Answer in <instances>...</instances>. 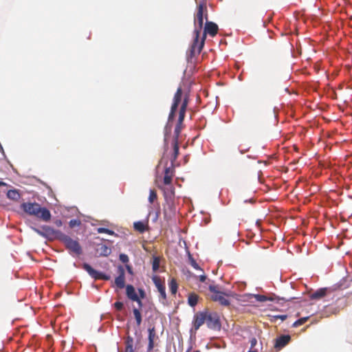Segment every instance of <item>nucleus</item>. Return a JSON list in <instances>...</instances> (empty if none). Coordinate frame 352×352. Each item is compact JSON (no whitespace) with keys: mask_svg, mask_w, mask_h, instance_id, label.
<instances>
[{"mask_svg":"<svg viewBox=\"0 0 352 352\" xmlns=\"http://www.w3.org/2000/svg\"><path fill=\"white\" fill-rule=\"evenodd\" d=\"M218 30V25L216 23L211 21H206L203 36L200 41H199V38L196 39V34H195L193 42L190 49V57H193L201 53L205 43L206 34H208L212 37H214L217 34Z\"/></svg>","mask_w":352,"mask_h":352,"instance_id":"obj_1","label":"nucleus"},{"mask_svg":"<svg viewBox=\"0 0 352 352\" xmlns=\"http://www.w3.org/2000/svg\"><path fill=\"white\" fill-rule=\"evenodd\" d=\"M21 208L30 215H33L37 218L47 222L51 219V213L46 208L41 207L40 204L37 203H23L21 205Z\"/></svg>","mask_w":352,"mask_h":352,"instance_id":"obj_2","label":"nucleus"},{"mask_svg":"<svg viewBox=\"0 0 352 352\" xmlns=\"http://www.w3.org/2000/svg\"><path fill=\"white\" fill-rule=\"evenodd\" d=\"M208 289L211 293L210 298L214 302H218L221 305L228 307L230 302L226 297L230 296L228 293H225L219 290V287L217 285H209Z\"/></svg>","mask_w":352,"mask_h":352,"instance_id":"obj_3","label":"nucleus"},{"mask_svg":"<svg viewBox=\"0 0 352 352\" xmlns=\"http://www.w3.org/2000/svg\"><path fill=\"white\" fill-rule=\"evenodd\" d=\"M207 20L208 19V11L207 7H203V6H197V13L195 16L194 24L195 30L194 34H196V39L199 38L201 31L204 24V16Z\"/></svg>","mask_w":352,"mask_h":352,"instance_id":"obj_4","label":"nucleus"},{"mask_svg":"<svg viewBox=\"0 0 352 352\" xmlns=\"http://www.w3.org/2000/svg\"><path fill=\"white\" fill-rule=\"evenodd\" d=\"M59 240L64 243L65 248L70 252V253L75 254L76 255L81 254L82 248L77 241L74 240L70 236L63 233L60 235Z\"/></svg>","mask_w":352,"mask_h":352,"instance_id":"obj_5","label":"nucleus"},{"mask_svg":"<svg viewBox=\"0 0 352 352\" xmlns=\"http://www.w3.org/2000/svg\"><path fill=\"white\" fill-rule=\"evenodd\" d=\"M33 230L38 234L49 239H57L59 240L60 235L63 234L60 231L56 230L48 226H43L41 229L34 228Z\"/></svg>","mask_w":352,"mask_h":352,"instance_id":"obj_6","label":"nucleus"},{"mask_svg":"<svg viewBox=\"0 0 352 352\" xmlns=\"http://www.w3.org/2000/svg\"><path fill=\"white\" fill-rule=\"evenodd\" d=\"M206 323L208 328L214 330H219L221 322L219 315L215 312L206 311Z\"/></svg>","mask_w":352,"mask_h":352,"instance_id":"obj_7","label":"nucleus"},{"mask_svg":"<svg viewBox=\"0 0 352 352\" xmlns=\"http://www.w3.org/2000/svg\"><path fill=\"white\" fill-rule=\"evenodd\" d=\"M82 268L95 280H109L110 276L94 270L88 263H84Z\"/></svg>","mask_w":352,"mask_h":352,"instance_id":"obj_8","label":"nucleus"},{"mask_svg":"<svg viewBox=\"0 0 352 352\" xmlns=\"http://www.w3.org/2000/svg\"><path fill=\"white\" fill-rule=\"evenodd\" d=\"M152 280L157 287L160 294V300L164 304L166 300V287L164 283L162 281L161 278L157 276H154Z\"/></svg>","mask_w":352,"mask_h":352,"instance_id":"obj_9","label":"nucleus"},{"mask_svg":"<svg viewBox=\"0 0 352 352\" xmlns=\"http://www.w3.org/2000/svg\"><path fill=\"white\" fill-rule=\"evenodd\" d=\"M118 271L119 275L115 279V284L118 288L122 289L125 287V271L121 265L118 266Z\"/></svg>","mask_w":352,"mask_h":352,"instance_id":"obj_10","label":"nucleus"},{"mask_svg":"<svg viewBox=\"0 0 352 352\" xmlns=\"http://www.w3.org/2000/svg\"><path fill=\"white\" fill-rule=\"evenodd\" d=\"M175 165L170 164V166L166 167L164 169V184L165 185H170L172 183L173 177H174L175 173Z\"/></svg>","mask_w":352,"mask_h":352,"instance_id":"obj_11","label":"nucleus"},{"mask_svg":"<svg viewBox=\"0 0 352 352\" xmlns=\"http://www.w3.org/2000/svg\"><path fill=\"white\" fill-rule=\"evenodd\" d=\"M188 102H189V93L188 91V92H185V94H184V98H183V100L182 102V105H181V107L179 109V122H181L182 121H184V120L185 114H186V109H187Z\"/></svg>","mask_w":352,"mask_h":352,"instance_id":"obj_12","label":"nucleus"},{"mask_svg":"<svg viewBox=\"0 0 352 352\" xmlns=\"http://www.w3.org/2000/svg\"><path fill=\"white\" fill-rule=\"evenodd\" d=\"M206 320V311L197 313L194 316L193 326L197 330Z\"/></svg>","mask_w":352,"mask_h":352,"instance_id":"obj_13","label":"nucleus"},{"mask_svg":"<svg viewBox=\"0 0 352 352\" xmlns=\"http://www.w3.org/2000/svg\"><path fill=\"white\" fill-rule=\"evenodd\" d=\"M166 202V206H164V215L166 220H169L175 215V208L174 207L171 200Z\"/></svg>","mask_w":352,"mask_h":352,"instance_id":"obj_14","label":"nucleus"},{"mask_svg":"<svg viewBox=\"0 0 352 352\" xmlns=\"http://www.w3.org/2000/svg\"><path fill=\"white\" fill-rule=\"evenodd\" d=\"M291 337L289 335H283L276 339L274 347L280 349L285 346L290 341Z\"/></svg>","mask_w":352,"mask_h":352,"instance_id":"obj_15","label":"nucleus"},{"mask_svg":"<svg viewBox=\"0 0 352 352\" xmlns=\"http://www.w3.org/2000/svg\"><path fill=\"white\" fill-rule=\"evenodd\" d=\"M184 94L181 87H178L173 97V101L172 107L173 108H178V106L181 102H182Z\"/></svg>","mask_w":352,"mask_h":352,"instance_id":"obj_16","label":"nucleus"},{"mask_svg":"<svg viewBox=\"0 0 352 352\" xmlns=\"http://www.w3.org/2000/svg\"><path fill=\"white\" fill-rule=\"evenodd\" d=\"M156 337L155 329V327L148 329V344L147 347V351L148 352L151 351L154 348V340Z\"/></svg>","mask_w":352,"mask_h":352,"instance_id":"obj_17","label":"nucleus"},{"mask_svg":"<svg viewBox=\"0 0 352 352\" xmlns=\"http://www.w3.org/2000/svg\"><path fill=\"white\" fill-rule=\"evenodd\" d=\"M133 228L140 233H144L148 230V225L147 222L145 223L141 221H135L133 223Z\"/></svg>","mask_w":352,"mask_h":352,"instance_id":"obj_18","label":"nucleus"},{"mask_svg":"<svg viewBox=\"0 0 352 352\" xmlns=\"http://www.w3.org/2000/svg\"><path fill=\"white\" fill-rule=\"evenodd\" d=\"M169 186L167 188H162L161 186H159V188L163 190L164 191V196L166 201L170 200L173 197H174L175 195V188L173 186L168 185Z\"/></svg>","mask_w":352,"mask_h":352,"instance_id":"obj_19","label":"nucleus"},{"mask_svg":"<svg viewBox=\"0 0 352 352\" xmlns=\"http://www.w3.org/2000/svg\"><path fill=\"white\" fill-rule=\"evenodd\" d=\"M126 294L127 298L131 300L138 299V295L137 294L135 289L132 285H127L126 286Z\"/></svg>","mask_w":352,"mask_h":352,"instance_id":"obj_20","label":"nucleus"},{"mask_svg":"<svg viewBox=\"0 0 352 352\" xmlns=\"http://www.w3.org/2000/svg\"><path fill=\"white\" fill-rule=\"evenodd\" d=\"M327 290V288H320L311 294L310 298L312 300H319L326 296Z\"/></svg>","mask_w":352,"mask_h":352,"instance_id":"obj_21","label":"nucleus"},{"mask_svg":"<svg viewBox=\"0 0 352 352\" xmlns=\"http://www.w3.org/2000/svg\"><path fill=\"white\" fill-rule=\"evenodd\" d=\"M173 153L171 157V164H174L175 160H177L179 155V143L177 140L173 141Z\"/></svg>","mask_w":352,"mask_h":352,"instance_id":"obj_22","label":"nucleus"},{"mask_svg":"<svg viewBox=\"0 0 352 352\" xmlns=\"http://www.w3.org/2000/svg\"><path fill=\"white\" fill-rule=\"evenodd\" d=\"M124 352H134L133 351V339L131 336H127L125 340V351Z\"/></svg>","mask_w":352,"mask_h":352,"instance_id":"obj_23","label":"nucleus"},{"mask_svg":"<svg viewBox=\"0 0 352 352\" xmlns=\"http://www.w3.org/2000/svg\"><path fill=\"white\" fill-rule=\"evenodd\" d=\"M199 296L195 293H191L189 294L188 298V305L191 307H195L198 302Z\"/></svg>","mask_w":352,"mask_h":352,"instance_id":"obj_24","label":"nucleus"},{"mask_svg":"<svg viewBox=\"0 0 352 352\" xmlns=\"http://www.w3.org/2000/svg\"><path fill=\"white\" fill-rule=\"evenodd\" d=\"M183 122L184 121H182L181 122H179V118H178L177 124V125L175 128V131H174L175 136H174L173 140L178 141V138H179L180 132L182 131Z\"/></svg>","mask_w":352,"mask_h":352,"instance_id":"obj_25","label":"nucleus"},{"mask_svg":"<svg viewBox=\"0 0 352 352\" xmlns=\"http://www.w3.org/2000/svg\"><path fill=\"white\" fill-rule=\"evenodd\" d=\"M133 314L135 319L136 320L137 325L140 326L142 321V314L140 313V309L138 308H133Z\"/></svg>","mask_w":352,"mask_h":352,"instance_id":"obj_26","label":"nucleus"},{"mask_svg":"<svg viewBox=\"0 0 352 352\" xmlns=\"http://www.w3.org/2000/svg\"><path fill=\"white\" fill-rule=\"evenodd\" d=\"M168 285L171 294L175 295L178 289V285L176 280L175 278H172Z\"/></svg>","mask_w":352,"mask_h":352,"instance_id":"obj_27","label":"nucleus"},{"mask_svg":"<svg viewBox=\"0 0 352 352\" xmlns=\"http://www.w3.org/2000/svg\"><path fill=\"white\" fill-rule=\"evenodd\" d=\"M7 196L10 199L16 200L19 198L20 195L16 190H10L8 191Z\"/></svg>","mask_w":352,"mask_h":352,"instance_id":"obj_28","label":"nucleus"},{"mask_svg":"<svg viewBox=\"0 0 352 352\" xmlns=\"http://www.w3.org/2000/svg\"><path fill=\"white\" fill-rule=\"evenodd\" d=\"M160 260L158 256H154L152 262V269L153 272H157L160 267Z\"/></svg>","mask_w":352,"mask_h":352,"instance_id":"obj_29","label":"nucleus"},{"mask_svg":"<svg viewBox=\"0 0 352 352\" xmlns=\"http://www.w3.org/2000/svg\"><path fill=\"white\" fill-rule=\"evenodd\" d=\"M255 298L256 299L257 301L258 302H265L267 300H274V298H271V297H267L265 295H261V294H257L255 296Z\"/></svg>","mask_w":352,"mask_h":352,"instance_id":"obj_30","label":"nucleus"},{"mask_svg":"<svg viewBox=\"0 0 352 352\" xmlns=\"http://www.w3.org/2000/svg\"><path fill=\"white\" fill-rule=\"evenodd\" d=\"M309 318V316L301 318L297 320L296 321H295L292 326L294 327H297L300 325H302L304 323H305L308 320Z\"/></svg>","mask_w":352,"mask_h":352,"instance_id":"obj_31","label":"nucleus"},{"mask_svg":"<svg viewBox=\"0 0 352 352\" xmlns=\"http://www.w3.org/2000/svg\"><path fill=\"white\" fill-rule=\"evenodd\" d=\"M157 198V192L155 190H150L148 201L150 204H153L155 200Z\"/></svg>","mask_w":352,"mask_h":352,"instance_id":"obj_32","label":"nucleus"},{"mask_svg":"<svg viewBox=\"0 0 352 352\" xmlns=\"http://www.w3.org/2000/svg\"><path fill=\"white\" fill-rule=\"evenodd\" d=\"M97 231L98 233H105V234H107L109 235H116V233L114 231L111 230H109L108 228H98L97 229Z\"/></svg>","mask_w":352,"mask_h":352,"instance_id":"obj_33","label":"nucleus"},{"mask_svg":"<svg viewBox=\"0 0 352 352\" xmlns=\"http://www.w3.org/2000/svg\"><path fill=\"white\" fill-rule=\"evenodd\" d=\"M190 264L191 266L195 268V270H199L202 271V269L199 266V265L197 263L196 261L192 258V256L189 254L188 256Z\"/></svg>","mask_w":352,"mask_h":352,"instance_id":"obj_34","label":"nucleus"},{"mask_svg":"<svg viewBox=\"0 0 352 352\" xmlns=\"http://www.w3.org/2000/svg\"><path fill=\"white\" fill-rule=\"evenodd\" d=\"M120 261L123 263H126L129 262V256L125 254H120L119 256Z\"/></svg>","mask_w":352,"mask_h":352,"instance_id":"obj_35","label":"nucleus"},{"mask_svg":"<svg viewBox=\"0 0 352 352\" xmlns=\"http://www.w3.org/2000/svg\"><path fill=\"white\" fill-rule=\"evenodd\" d=\"M177 108H173V107L171 106L170 111L168 116V120L170 121L174 119L175 116V112L177 111Z\"/></svg>","mask_w":352,"mask_h":352,"instance_id":"obj_36","label":"nucleus"},{"mask_svg":"<svg viewBox=\"0 0 352 352\" xmlns=\"http://www.w3.org/2000/svg\"><path fill=\"white\" fill-rule=\"evenodd\" d=\"M101 250H102V254L104 255V256H107L111 252L110 249L107 246H106L104 245H102Z\"/></svg>","mask_w":352,"mask_h":352,"instance_id":"obj_37","label":"nucleus"},{"mask_svg":"<svg viewBox=\"0 0 352 352\" xmlns=\"http://www.w3.org/2000/svg\"><path fill=\"white\" fill-rule=\"evenodd\" d=\"M80 224V221L77 219H72L69 222V225L71 228H74L75 226H78Z\"/></svg>","mask_w":352,"mask_h":352,"instance_id":"obj_38","label":"nucleus"},{"mask_svg":"<svg viewBox=\"0 0 352 352\" xmlns=\"http://www.w3.org/2000/svg\"><path fill=\"white\" fill-rule=\"evenodd\" d=\"M114 307L116 308V309L117 311H121V310H122V309L124 307V304L122 302H119V301L116 302L114 303Z\"/></svg>","mask_w":352,"mask_h":352,"instance_id":"obj_39","label":"nucleus"},{"mask_svg":"<svg viewBox=\"0 0 352 352\" xmlns=\"http://www.w3.org/2000/svg\"><path fill=\"white\" fill-rule=\"evenodd\" d=\"M250 342V350H254V347L257 344V340L255 338H251Z\"/></svg>","mask_w":352,"mask_h":352,"instance_id":"obj_40","label":"nucleus"},{"mask_svg":"<svg viewBox=\"0 0 352 352\" xmlns=\"http://www.w3.org/2000/svg\"><path fill=\"white\" fill-rule=\"evenodd\" d=\"M197 6H203V7H207L206 6V0H195Z\"/></svg>","mask_w":352,"mask_h":352,"instance_id":"obj_41","label":"nucleus"},{"mask_svg":"<svg viewBox=\"0 0 352 352\" xmlns=\"http://www.w3.org/2000/svg\"><path fill=\"white\" fill-rule=\"evenodd\" d=\"M138 292H139V294H140L139 297H140V298H142V299H143V298H145V296H146V294H145V292H144V289H138Z\"/></svg>","mask_w":352,"mask_h":352,"instance_id":"obj_42","label":"nucleus"},{"mask_svg":"<svg viewBox=\"0 0 352 352\" xmlns=\"http://www.w3.org/2000/svg\"><path fill=\"white\" fill-rule=\"evenodd\" d=\"M197 278L201 283H204L206 280V279H207V276L205 274H201V275L197 276Z\"/></svg>","mask_w":352,"mask_h":352,"instance_id":"obj_43","label":"nucleus"},{"mask_svg":"<svg viewBox=\"0 0 352 352\" xmlns=\"http://www.w3.org/2000/svg\"><path fill=\"white\" fill-rule=\"evenodd\" d=\"M274 318L275 319H280L281 320H285L287 318V315H278V316H274Z\"/></svg>","mask_w":352,"mask_h":352,"instance_id":"obj_44","label":"nucleus"},{"mask_svg":"<svg viewBox=\"0 0 352 352\" xmlns=\"http://www.w3.org/2000/svg\"><path fill=\"white\" fill-rule=\"evenodd\" d=\"M142 298H140L138 296V299L137 300H133L132 301H134V302H136L138 304V306L140 308H141L143 305L142 304Z\"/></svg>","mask_w":352,"mask_h":352,"instance_id":"obj_45","label":"nucleus"},{"mask_svg":"<svg viewBox=\"0 0 352 352\" xmlns=\"http://www.w3.org/2000/svg\"><path fill=\"white\" fill-rule=\"evenodd\" d=\"M55 224L57 226H62V221L60 220H56L55 221Z\"/></svg>","mask_w":352,"mask_h":352,"instance_id":"obj_46","label":"nucleus"},{"mask_svg":"<svg viewBox=\"0 0 352 352\" xmlns=\"http://www.w3.org/2000/svg\"><path fill=\"white\" fill-rule=\"evenodd\" d=\"M126 267V269H127L128 272L131 274L132 273L131 267L130 265H128Z\"/></svg>","mask_w":352,"mask_h":352,"instance_id":"obj_47","label":"nucleus"},{"mask_svg":"<svg viewBox=\"0 0 352 352\" xmlns=\"http://www.w3.org/2000/svg\"><path fill=\"white\" fill-rule=\"evenodd\" d=\"M6 184L3 182L0 181V186H5Z\"/></svg>","mask_w":352,"mask_h":352,"instance_id":"obj_48","label":"nucleus"},{"mask_svg":"<svg viewBox=\"0 0 352 352\" xmlns=\"http://www.w3.org/2000/svg\"><path fill=\"white\" fill-rule=\"evenodd\" d=\"M248 352H258V351L256 349H254V350H249Z\"/></svg>","mask_w":352,"mask_h":352,"instance_id":"obj_49","label":"nucleus"},{"mask_svg":"<svg viewBox=\"0 0 352 352\" xmlns=\"http://www.w3.org/2000/svg\"><path fill=\"white\" fill-rule=\"evenodd\" d=\"M0 148L2 149V147H1V145H0Z\"/></svg>","mask_w":352,"mask_h":352,"instance_id":"obj_50","label":"nucleus"}]
</instances>
